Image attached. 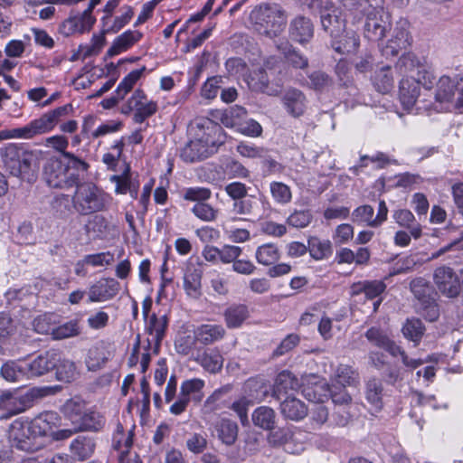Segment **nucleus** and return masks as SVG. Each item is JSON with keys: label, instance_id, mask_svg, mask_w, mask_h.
<instances>
[{"label": "nucleus", "instance_id": "bb28decb", "mask_svg": "<svg viewBox=\"0 0 463 463\" xmlns=\"http://www.w3.org/2000/svg\"><path fill=\"white\" fill-rule=\"evenodd\" d=\"M312 378L315 381L311 383V385L304 388V394L308 400L322 403L330 397L331 389L325 379H319L317 376Z\"/></svg>", "mask_w": 463, "mask_h": 463}, {"label": "nucleus", "instance_id": "2eb2a0df", "mask_svg": "<svg viewBox=\"0 0 463 463\" xmlns=\"http://www.w3.org/2000/svg\"><path fill=\"white\" fill-rule=\"evenodd\" d=\"M167 327V318L165 316L157 317L153 314L146 326V333L148 335L146 342L147 348L152 349V353L157 354L161 345V342L165 336Z\"/></svg>", "mask_w": 463, "mask_h": 463}, {"label": "nucleus", "instance_id": "79ce46f5", "mask_svg": "<svg viewBox=\"0 0 463 463\" xmlns=\"http://www.w3.org/2000/svg\"><path fill=\"white\" fill-rule=\"evenodd\" d=\"M308 251L313 259L324 260L332 253V245L329 240L311 237L308 240Z\"/></svg>", "mask_w": 463, "mask_h": 463}, {"label": "nucleus", "instance_id": "412c9836", "mask_svg": "<svg viewBox=\"0 0 463 463\" xmlns=\"http://www.w3.org/2000/svg\"><path fill=\"white\" fill-rule=\"evenodd\" d=\"M280 412L284 418L298 421L307 415L308 409L300 399L288 395L280 403Z\"/></svg>", "mask_w": 463, "mask_h": 463}, {"label": "nucleus", "instance_id": "e433bc0d", "mask_svg": "<svg viewBox=\"0 0 463 463\" xmlns=\"http://www.w3.org/2000/svg\"><path fill=\"white\" fill-rule=\"evenodd\" d=\"M111 182L116 184V193L125 194L129 192L133 197L137 194L138 184H136L130 177V168L127 165L125 171L119 175H112Z\"/></svg>", "mask_w": 463, "mask_h": 463}, {"label": "nucleus", "instance_id": "6ab92c4d", "mask_svg": "<svg viewBox=\"0 0 463 463\" xmlns=\"http://www.w3.org/2000/svg\"><path fill=\"white\" fill-rule=\"evenodd\" d=\"M320 19L323 29L333 39L340 37L341 33H345V20L342 17V12L339 8L335 7L331 12L323 14Z\"/></svg>", "mask_w": 463, "mask_h": 463}, {"label": "nucleus", "instance_id": "603ef678", "mask_svg": "<svg viewBox=\"0 0 463 463\" xmlns=\"http://www.w3.org/2000/svg\"><path fill=\"white\" fill-rule=\"evenodd\" d=\"M250 84V88H252L254 90L266 93L269 96H275L279 93V90L277 88L269 86L268 75L263 71H258L255 74V77L251 78Z\"/></svg>", "mask_w": 463, "mask_h": 463}, {"label": "nucleus", "instance_id": "4c0bfd02", "mask_svg": "<svg viewBox=\"0 0 463 463\" xmlns=\"http://www.w3.org/2000/svg\"><path fill=\"white\" fill-rule=\"evenodd\" d=\"M41 118L31 121L28 125L23 128H14L10 131V137L29 139L36 135L46 133Z\"/></svg>", "mask_w": 463, "mask_h": 463}, {"label": "nucleus", "instance_id": "c756f323", "mask_svg": "<svg viewBox=\"0 0 463 463\" xmlns=\"http://www.w3.org/2000/svg\"><path fill=\"white\" fill-rule=\"evenodd\" d=\"M416 80H402L400 82V99L406 109H411L420 95V86Z\"/></svg>", "mask_w": 463, "mask_h": 463}, {"label": "nucleus", "instance_id": "b1692460", "mask_svg": "<svg viewBox=\"0 0 463 463\" xmlns=\"http://www.w3.org/2000/svg\"><path fill=\"white\" fill-rule=\"evenodd\" d=\"M96 443L91 437L80 435L70 445V452L74 459L84 461L94 453Z\"/></svg>", "mask_w": 463, "mask_h": 463}, {"label": "nucleus", "instance_id": "37998d69", "mask_svg": "<svg viewBox=\"0 0 463 463\" xmlns=\"http://www.w3.org/2000/svg\"><path fill=\"white\" fill-rule=\"evenodd\" d=\"M373 85L377 91L388 93L393 87V77L389 66H384L375 72Z\"/></svg>", "mask_w": 463, "mask_h": 463}, {"label": "nucleus", "instance_id": "f03ea898", "mask_svg": "<svg viewBox=\"0 0 463 463\" xmlns=\"http://www.w3.org/2000/svg\"><path fill=\"white\" fill-rule=\"evenodd\" d=\"M42 156V151L30 150L16 144H8L1 151L3 163L9 173L29 182L35 178Z\"/></svg>", "mask_w": 463, "mask_h": 463}, {"label": "nucleus", "instance_id": "20e7f679", "mask_svg": "<svg viewBox=\"0 0 463 463\" xmlns=\"http://www.w3.org/2000/svg\"><path fill=\"white\" fill-rule=\"evenodd\" d=\"M110 201L109 195L91 183L78 184L73 196L74 208L84 215L107 210Z\"/></svg>", "mask_w": 463, "mask_h": 463}, {"label": "nucleus", "instance_id": "5fc2aeb1", "mask_svg": "<svg viewBox=\"0 0 463 463\" xmlns=\"http://www.w3.org/2000/svg\"><path fill=\"white\" fill-rule=\"evenodd\" d=\"M312 220L310 210H296L288 217L287 222L292 227L302 229L308 226Z\"/></svg>", "mask_w": 463, "mask_h": 463}, {"label": "nucleus", "instance_id": "a19ab883", "mask_svg": "<svg viewBox=\"0 0 463 463\" xmlns=\"http://www.w3.org/2000/svg\"><path fill=\"white\" fill-rule=\"evenodd\" d=\"M255 257L260 264L270 266L279 260L280 252L275 244L267 243L258 247Z\"/></svg>", "mask_w": 463, "mask_h": 463}, {"label": "nucleus", "instance_id": "5701e85b", "mask_svg": "<svg viewBox=\"0 0 463 463\" xmlns=\"http://www.w3.org/2000/svg\"><path fill=\"white\" fill-rule=\"evenodd\" d=\"M365 337L373 345L384 349L389 352L392 355L396 356L400 352V347L390 339L389 335L385 331L380 327L372 326L365 332Z\"/></svg>", "mask_w": 463, "mask_h": 463}, {"label": "nucleus", "instance_id": "f3484780", "mask_svg": "<svg viewBox=\"0 0 463 463\" xmlns=\"http://www.w3.org/2000/svg\"><path fill=\"white\" fill-rule=\"evenodd\" d=\"M56 420L57 414L52 411H47L28 421L34 440H38L40 437L52 436Z\"/></svg>", "mask_w": 463, "mask_h": 463}, {"label": "nucleus", "instance_id": "9b49d317", "mask_svg": "<svg viewBox=\"0 0 463 463\" xmlns=\"http://www.w3.org/2000/svg\"><path fill=\"white\" fill-rule=\"evenodd\" d=\"M203 268L199 258L189 259L184 274V288L194 298L201 296Z\"/></svg>", "mask_w": 463, "mask_h": 463}, {"label": "nucleus", "instance_id": "ea45409f", "mask_svg": "<svg viewBox=\"0 0 463 463\" xmlns=\"http://www.w3.org/2000/svg\"><path fill=\"white\" fill-rule=\"evenodd\" d=\"M73 111V108L71 104H66L64 106L56 108L53 110H51L47 113H44L40 118L43 121L44 128H46V131H51L56 124L64 117L69 116Z\"/></svg>", "mask_w": 463, "mask_h": 463}, {"label": "nucleus", "instance_id": "39448f33", "mask_svg": "<svg viewBox=\"0 0 463 463\" xmlns=\"http://www.w3.org/2000/svg\"><path fill=\"white\" fill-rule=\"evenodd\" d=\"M397 69L404 76L402 80H416L425 89H431L435 77L427 63L413 53L402 55L398 62Z\"/></svg>", "mask_w": 463, "mask_h": 463}, {"label": "nucleus", "instance_id": "0eeeda50", "mask_svg": "<svg viewBox=\"0 0 463 463\" xmlns=\"http://www.w3.org/2000/svg\"><path fill=\"white\" fill-rule=\"evenodd\" d=\"M7 439L12 447L22 451L32 453L42 448V444L34 440L28 421L22 419H16L9 425Z\"/></svg>", "mask_w": 463, "mask_h": 463}, {"label": "nucleus", "instance_id": "bf43d9fd", "mask_svg": "<svg viewBox=\"0 0 463 463\" xmlns=\"http://www.w3.org/2000/svg\"><path fill=\"white\" fill-rule=\"evenodd\" d=\"M212 195V192L204 187H190L184 191V199L196 203H205Z\"/></svg>", "mask_w": 463, "mask_h": 463}, {"label": "nucleus", "instance_id": "f8f14e48", "mask_svg": "<svg viewBox=\"0 0 463 463\" xmlns=\"http://www.w3.org/2000/svg\"><path fill=\"white\" fill-rule=\"evenodd\" d=\"M95 21L90 14V10H85L81 14L71 15L64 20L59 26V33L65 37L75 33H83L91 29Z\"/></svg>", "mask_w": 463, "mask_h": 463}, {"label": "nucleus", "instance_id": "c85d7f7f", "mask_svg": "<svg viewBox=\"0 0 463 463\" xmlns=\"http://www.w3.org/2000/svg\"><path fill=\"white\" fill-rule=\"evenodd\" d=\"M195 361L208 373H216L222 370L224 359L217 349H208L199 354Z\"/></svg>", "mask_w": 463, "mask_h": 463}, {"label": "nucleus", "instance_id": "aec40b11", "mask_svg": "<svg viewBox=\"0 0 463 463\" xmlns=\"http://www.w3.org/2000/svg\"><path fill=\"white\" fill-rule=\"evenodd\" d=\"M282 102L287 111L295 118L303 115L307 108L306 96L297 89L287 90L283 95Z\"/></svg>", "mask_w": 463, "mask_h": 463}, {"label": "nucleus", "instance_id": "c9c22d12", "mask_svg": "<svg viewBox=\"0 0 463 463\" xmlns=\"http://www.w3.org/2000/svg\"><path fill=\"white\" fill-rule=\"evenodd\" d=\"M1 374L8 382H21L28 379L24 360L5 363L1 368Z\"/></svg>", "mask_w": 463, "mask_h": 463}, {"label": "nucleus", "instance_id": "e2e57ef3", "mask_svg": "<svg viewBox=\"0 0 463 463\" xmlns=\"http://www.w3.org/2000/svg\"><path fill=\"white\" fill-rule=\"evenodd\" d=\"M200 146L201 144L199 141L189 142L182 150V158L186 162L200 160L203 157V153H200L199 151Z\"/></svg>", "mask_w": 463, "mask_h": 463}, {"label": "nucleus", "instance_id": "1a4fd4ad", "mask_svg": "<svg viewBox=\"0 0 463 463\" xmlns=\"http://www.w3.org/2000/svg\"><path fill=\"white\" fill-rule=\"evenodd\" d=\"M157 105L155 101L147 100L145 93L141 90H136L131 98L122 107L121 111L128 114L136 110L134 120L137 123H142L156 112Z\"/></svg>", "mask_w": 463, "mask_h": 463}, {"label": "nucleus", "instance_id": "58836bf2", "mask_svg": "<svg viewBox=\"0 0 463 463\" xmlns=\"http://www.w3.org/2000/svg\"><path fill=\"white\" fill-rule=\"evenodd\" d=\"M249 316L248 307L245 305H233L224 312V319L229 328H236L242 325Z\"/></svg>", "mask_w": 463, "mask_h": 463}, {"label": "nucleus", "instance_id": "a878e982", "mask_svg": "<svg viewBox=\"0 0 463 463\" xmlns=\"http://www.w3.org/2000/svg\"><path fill=\"white\" fill-rule=\"evenodd\" d=\"M313 24L308 18L298 16L295 18L289 28V33L293 40L304 43L313 36Z\"/></svg>", "mask_w": 463, "mask_h": 463}, {"label": "nucleus", "instance_id": "f704fd0d", "mask_svg": "<svg viewBox=\"0 0 463 463\" xmlns=\"http://www.w3.org/2000/svg\"><path fill=\"white\" fill-rule=\"evenodd\" d=\"M359 46V38L354 32H345L341 36L332 40V47L340 53H350L357 50Z\"/></svg>", "mask_w": 463, "mask_h": 463}, {"label": "nucleus", "instance_id": "393cba45", "mask_svg": "<svg viewBox=\"0 0 463 463\" xmlns=\"http://www.w3.org/2000/svg\"><path fill=\"white\" fill-rule=\"evenodd\" d=\"M226 331L222 325L205 324L194 331L195 339L204 345H212L225 336Z\"/></svg>", "mask_w": 463, "mask_h": 463}, {"label": "nucleus", "instance_id": "ddd939ff", "mask_svg": "<svg viewBox=\"0 0 463 463\" xmlns=\"http://www.w3.org/2000/svg\"><path fill=\"white\" fill-rule=\"evenodd\" d=\"M119 291V283L111 278H102L92 284L88 292L89 302H105L112 299Z\"/></svg>", "mask_w": 463, "mask_h": 463}, {"label": "nucleus", "instance_id": "4468645a", "mask_svg": "<svg viewBox=\"0 0 463 463\" xmlns=\"http://www.w3.org/2000/svg\"><path fill=\"white\" fill-rule=\"evenodd\" d=\"M113 354V345L100 341L89 349L86 365L90 371L99 370L112 358Z\"/></svg>", "mask_w": 463, "mask_h": 463}, {"label": "nucleus", "instance_id": "4d7b16f0", "mask_svg": "<svg viewBox=\"0 0 463 463\" xmlns=\"http://www.w3.org/2000/svg\"><path fill=\"white\" fill-rule=\"evenodd\" d=\"M374 210L371 205L364 204L357 207L353 212V221L354 222L362 223L364 222L370 227H377L374 225Z\"/></svg>", "mask_w": 463, "mask_h": 463}, {"label": "nucleus", "instance_id": "2f4dec72", "mask_svg": "<svg viewBox=\"0 0 463 463\" xmlns=\"http://www.w3.org/2000/svg\"><path fill=\"white\" fill-rule=\"evenodd\" d=\"M414 297L424 306L430 307L433 303V290L430 283L423 278H416L410 284Z\"/></svg>", "mask_w": 463, "mask_h": 463}, {"label": "nucleus", "instance_id": "680f3d73", "mask_svg": "<svg viewBox=\"0 0 463 463\" xmlns=\"http://www.w3.org/2000/svg\"><path fill=\"white\" fill-rule=\"evenodd\" d=\"M250 404V401L245 397L241 398L232 404V410L237 413L243 426H247L249 424L248 409Z\"/></svg>", "mask_w": 463, "mask_h": 463}, {"label": "nucleus", "instance_id": "864d4df0", "mask_svg": "<svg viewBox=\"0 0 463 463\" xmlns=\"http://www.w3.org/2000/svg\"><path fill=\"white\" fill-rule=\"evenodd\" d=\"M145 71V66L141 69L134 70L121 80L117 88V93H119V98H125V96L133 89L137 81L141 78Z\"/></svg>", "mask_w": 463, "mask_h": 463}, {"label": "nucleus", "instance_id": "473e14b6", "mask_svg": "<svg viewBox=\"0 0 463 463\" xmlns=\"http://www.w3.org/2000/svg\"><path fill=\"white\" fill-rule=\"evenodd\" d=\"M142 37L138 31H127L116 38L112 46L108 51V55L114 56L127 51Z\"/></svg>", "mask_w": 463, "mask_h": 463}, {"label": "nucleus", "instance_id": "72a5a7b5", "mask_svg": "<svg viewBox=\"0 0 463 463\" xmlns=\"http://www.w3.org/2000/svg\"><path fill=\"white\" fill-rule=\"evenodd\" d=\"M392 217L401 227L409 229L411 235L415 240L421 236V225L419 223L415 225L412 224L415 221V217L411 211L407 209L397 210L393 213Z\"/></svg>", "mask_w": 463, "mask_h": 463}, {"label": "nucleus", "instance_id": "4be33fe9", "mask_svg": "<svg viewBox=\"0 0 463 463\" xmlns=\"http://www.w3.org/2000/svg\"><path fill=\"white\" fill-rule=\"evenodd\" d=\"M459 82L456 79L449 76H441L436 82L434 98L437 102L441 104L450 103L454 99L456 90L458 89Z\"/></svg>", "mask_w": 463, "mask_h": 463}, {"label": "nucleus", "instance_id": "338daca9", "mask_svg": "<svg viewBox=\"0 0 463 463\" xmlns=\"http://www.w3.org/2000/svg\"><path fill=\"white\" fill-rule=\"evenodd\" d=\"M253 202L250 199L242 198L234 201L232 213L235 216H247L252 213Z\"/></svg>", "mask_w": 463, "mask_h": 463}, {"label": "nucleus", "instance_id": "423d86ee", "mask_svg": "<svg viewBox=\"0 0 463 463\" xmlns=\"http://www.w3.org/2000/svg\"><path fill=\"white\" fill-rule=\"evenodd\" d=\"M41 396L40 390L31 389L22 393L18 391H5L0 393V410L7 411V415L0 416L5 419L24 411L33 406L36 398Z\"/></svg>", "mask_w": 463, "mask_h": 463}, {"label": "nucleus", "instance_id": "a211bd4d", "mask_svg": "<svg viewBox=\"0 0 463 463\" xmlns=\"http://www.w3.org/2000/svg\"><path fill=\"white\" fill-rule=\"evenodd\" d=\"M409 45L410 34L408 30L403 25L397 26L393 31L392 38L382 48V53L386 58L394 57Z\"/></svg>", "mask_w": 463, "mask_h": 463}, {"label": "nucleus", "instance_id": "49530a36", "mask_svg": "<svg viewBox=\"0 0 463 463\" xmlns=\"http://www.w3.org/2000/svg\"><path fill=\"white\" fill-rule=\"evenodd\" d=\"M383 383L379 379H370L366 383V399L376 409L383 406Z\"/></svg>", "mask_w": 463, "mask_h": 463}, {"label": "nucleus", "instance_id": "9d476101", "mask_svg": "<svg viewBox=\"0 0 463 463\" xmlns=\"http://www.w3.org/2000/svg\"><path fill=\"white\" fill-rule=\"evenodd\" d=\"M433 280L439 292L447 298L459 295L461 287L458 275L447 266H440L434 270Z\"/></svg>", "mask_w": 463, "mask_h": 463}, {"label": "nucleus", "instance_id": "774afa93", "mask_svg": "<svg viewBox=\"0 0 463 463\" xmlns=\"http://www.w3.org/2000/svg\"><path fill=\"white\" fill-rule=\"evenodd\" d=\"M241 248L234 245H224L220 249V260L223 263H233L241 254Z\"/></svg>", "mask_w": 463, "mask_h": 463}, {"label": "nucleus", "instance_id": "f257e3e1", "mask_svg": "<svg viewBox=\"0 0 463 463\" xmlns=\"http://www.w3.org/2000/svg\"><path fill=\"white\" fill-rule=\"evenodd\" d=\"M64 159L51 157L43 165V177L52 188H69L77 184L79 172L86 171L88 164L71 153H63Z\"/></svg>", "mask_w": 463, "mask_h": 463}, {"label": "nucleus", "instance_id": "052dcab7", "mask_svg": "<svg viewBox=\"0 0 463 463\" xmlns=\"http://www.w3.org/2000/svg\"><path fill=\"white\" fill-rule=\"evenodd\" d=\"M84 262L92 267L108 266L114 262V255L109 251L90 254L84 257Z\"/></svg>", "mask_w": 463, "mask_h": 463}, {"label": "nucleus", "instance_id": "7c9ffc66", "mask_svg": "<svg viewBox=\"0 0 463 463\" xmlns=\"http://www.w3.org/2000/svg\"><path fill=\"white\" fill-rule=\"evenodd\" d=\"M299 383L297 377L288 371L279 373L276 378L273 395L280 399L282 395L287 394L288 391L297 390Z\"/></svg>", "mask_w": 463, "mask_h": 463}, {"label": "nucleus", "instance_id": "09e8293b", "mask_svg": "<svg viewBox=\"0 0 463 463\" xmlns=\"http://www.w3.org/2000/svg\"><path fill=\"white\" fill-rule=\"evenodd\" d=\"M80 334L79 321L76 319L68 321L59 326H55L52 330V338L61 340L69 337L77 336Z\"/></svg>", "mask_w": 463, "mask_h": 463}, {"label": "nucleus", "instance_id": "8fccbe9b", "mask_svg": "<svg viewBox=\"0 0 463 463\" xmlns=\"http://www.w3.org/2000/svg\"><path fill=\"white\" fill-rule=\"evenodd\" d=\"M220 439L226 444H233L238 436V426L236 422L222 419L218 425Z\"/></svg>", "mask_w": 463, "mask_h": 463}, {"label": "nucleus", "instance_id": "69168bd1", "mask_svg": "<svg viewBox=\"0 0 463 463\" xmlns=\"http://www.w3.org/2000/svg\"><path fill=\"white\" fill-rule=\"evenodd\" d=\"M420 264V262H419L414 256L405 257L396 263L393 270L391 272V275L407 273L413 270L414 268Z\"/></svg>", "mask_w": 463, "mask_h": 463}, {"label": "nucleus", "instance_id": "dca6fc26", "mask_svg": "<svg viewBox=\"0 0 463 463\" xmlns=\"http://www.w3.org/2000/svg\"><path fill=\"white\" fill-rule=\"evenodd\" d=\"M56 354L47 351L31 361H24L27 378L43 375L56 367Z\"/></svg>", "mask_w": 463, "mask_h": 463}, {"label": "nucleus", "instance_id": "a18cd8bd", "mask_svg": "<svg viewBox=\"0 0 463 463\" xmlns=\"http://www.w3.org/2000/svg\"><path fill=\"white\" fill-rule=\"evenodd\" d=\"M105 425L104 417L97 411L85 412L80 418L79 430L98 431Z\"/></svg>", "mask_w": 463, "mask_h": 463}, {"label": "nucleus", "instance_id": "6e6552de", "mask_svg": "<svg viewBox=\"0 0 463 463\" xmlns=\"http://www.w3.org/2000/svg\"><path fill=\"white\" fill-rule=\"evenodd\" d=\"M204 384V381L199 378L184 381L177 400L170 406V412L174 415H180L186 410L191 401L200 403L203 398Z\"/></svg>", "mask_w": 463, "mask_h": 463}, {"label": "nucleus", "instance_id": "6e6d98bb", "mask_svg": "<svg viewBox=\"0 0 463 463\" xmlns=\"http://www.w3.org/2000/svg\"><path fill=\"white\" fill-rule=\"evenodd\" d=\"M55 368L57 369V378L60 381L71 382L78 374L75 364L70 360L64 359L60 361L59 364H56Z\"/></svg>", "mask_w": 463, "mask_h": 463}, {"label": "nucleus", "instance_id": "de8ad7c7", "mask_svg": "<svg viewBox=\"0 0 463 463\" xmlns=\"http://www.w3.org/2000/svg\"><path fill=\"white\" fill-rule=\"evenodd\" d=\"M425 327L422 322L418 318L407 319L402 326L403 335L418 344L424 335Z\"/></svg>", "mask_w": 463, "mask_h": 463}, {"label": "nucleus", "instance_id": "0e129e2a", "mask_svg": "<svg viewBox=\"0 0 463 463\" xmlns=\"http://www.w3.org/2000/svg\"><path fill=\"white\" fill-rule=\"evenodd\" d=\"M123 147H124V142L122 139H120V140L117 141L112 146V149L116 150V154H112V153L104 154V156L102 157V161L104 164H106L108 165L109 168H110L112 170L115 169L118 159L122 156Z\"/></svg>", "mask_w": 463, "mask_h": 463}, {"label": "nucleus", "instance_id": "7ed1b4c3", "mask_svg": "<svg viewBox=\"0 0 463 463\" xmlns=\"http://www.w3.org/2000/svg\"><path fill=\"white\" fill-rule=\"evenodd\" d=\"M255 30L269 38L279 36L285 29L287 17L276 5H260L250 14Z\"/></svg>", "mask_w": 463, "mask_h": 463}, {"label": "nucleus", "instance_id": "3c124183", "mask_svg": "<svg viewBox=\"0 0 463 463\" xmlns=\"http://www.w3.org/2000/svg\"><path fill=\"white\" fill-rule=\"evenodd\" d=\"M335 378L343 386H353L359 383V373L347 364H340L335 371Z\"/></svg>", "mask_w": 463, "mask_h": 463}, {"label": "nucleus", "instance_id": "cd10ccee", "mask_svg": "<svg viewBox=\"0 0 463 463\" xmlns=\"http://www.w3.org/2000/svg\"><path fill=\"white\" fill-rule=\"evenodd\" d=\"M276 411L269 406H260L251 414V420L254 426L272 431L276 426Z\"/></svg>", "mask_w": 463, "mask_h": 463}, {"label": "nucleus", "instance_id": "13d9d810", "mask_svg": "<svg viewBox=\"0 0 463 463\" xmlns=\"http://www.w3.org/2000/svg\"><path fill=\"white\" fill-rule=\"evenodd\" d=\"M192 212L203 222H213L218 214V211L206 203H196L192 208Z\"/></svg>", "mask_w": 463, "mask_h": 463}, {"label": "nucleus", "instance_id": "c03bdc74", "mask_svg": "<svg viewBox=\"0 0 463 463\" xmlns=\"http://www.w3.org/2000/svg\"><path fill=\"white\" fill-rule=\"evenodd\" d=\"M269 192L273 201L278 204L285 205L291 202V189L282 182H271L269 184Z\"/></svg>", "mask_w": 463, "mask_h": 463}]
</instances>
